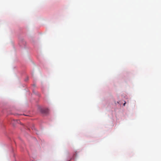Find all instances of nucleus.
<instances>
[{"instance_id":"obj_1","label":"nucleus","mask_w":161,"mask_h":161,"mask_svg":"<svg viewBox=\"0 0 161 161\" xmlns=\"http://www.w3.org/2000/svg\"><path fill=\"white\" fill-rule=\"evenodd\" d=\"M125 103H126V102H125V103H124V104H123V105H124V106H125Z\"/></svg>"}]
</instances>
